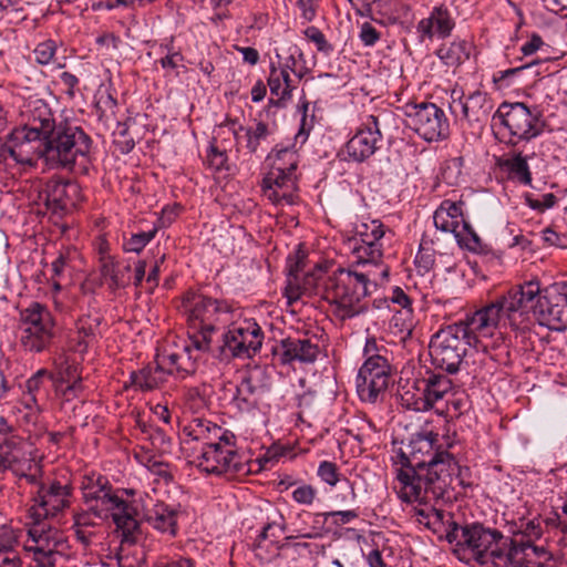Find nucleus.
I'll return each mask as SVG.
<instances>
[{"instance_id":"26","label":"nucleus","mask_w":567,"mask_h":567,"mask_svg":"<svg viewBox=\"0 0 567 567\" xmlns=\"http://www.w3.org/2000/svg\"><path fill=\"white\" fill-rule=\"evenodd\" d=\"M270 172L262 179L261 188L265 197L275 205H292L296 200L297 178L296 174H281L272 176L275 181H270Z\"/></svg>"},{"instance_id":"39","label":"nucleus","mask_w":567,"mask_h":567,"mask_svg":"<svg viewBox=\"0 0 567 567\" xmlns=\"http://www.w3.org/2000/svg\"><path fill=\"white\" fill-rule=\"evenodd\" d=\"M132 270L130 265L120 268L111 256L101 257V275L107 280L110 288L117 289L128 282L127 274Z\"/></svg>"},{"instance_id":"31","label":"nucleus","mask_w":567,"mask_h":567,"mask_svg":"<svg viewBox=\"0 0 567 567\" xmlns=\"http://www.w3.org/2000/svg\"><path fill=\"white\" fill-rule=\"evenodd\" d=\"M317 355L318 348L309 340L286 338L280 342V361L282 364H290L295 361L313 363Z\"/></svg>"},{"instance_id":"25","label":"nucleus","mask_w":567,"mask_h":567,"mask_svg":"<svg viewBox=\"0 0 567 567\" xmlns=\"http://www.w3.org/2000/svg\"><path fill=\"white\" fill-rule=\"evenodd\" d=\"M102 319L96 310L82 315L75 322L74 333L70 337V349L81 354L85 353L97 340Z\"/></svg>"},{"instance_id":"38","label":"nucleus","mask_w":567,"mask_h":567,"mask_svg":"<svg viewBox=\"0 0 567 567\" xmlns=\"http://www.w3.org/2000/svg\"><path fill=\"white\" fill-rule=\"evenodd\" d=\"M472 43L466 40H454L449 44H442L437 51V58L450 68H457L470 59Z\"/></svg>"},{"instance_id":"62","label":"nucleus","mask_w":567,"mask_h":567,"mask_svg":"<svg viewBox=\"0 0 567 567\" xmlns=\"http://www.w3.org/2000/svg\"><path fill=\"white\" fill-rule=\"evenodd\" d=\"M308 107L309 104L307 102H303L301 104V120H300V130L298 132L297 137L305 136L303 140L307 138L309 132L315 127V120L316 116L312 113L310 116L308 115Z\"/></svg>"},{"instance_id":"50","label":"nucleus","mask_w":567,"mask_h":567,"mask_svg":"<svg viewBox=\"0 0 567 567\" xmlns=\"http://www.w3.org/2000/svg\"><path fill=\"white\" fill-rule=\"evenodd\" d=\"M464 159L463 157H453L444 162L441 168L442 179L447 185H457L462 175Z\"/></svg>"},{"instance_id":"35","label":"nucleus","mask_w":567,"mask_h":567,"mask_svg":"<svg viewBox=\"0 0 567 567\" xmlns=\"http://www.w3.org/2000/svg\"><path fill=\"white\" fill-rule=\"evenodd\" d=\"M434 225L444 233H452L455 237H462L460 230L463 214L461 203L443 200L433 216Z\"/></svg>"},{"instance_id":"10","label":"nucleus","mask_w":567,"mask_h":567,"mask_svg":"<svg viewBox=\"0 0 567 567\" xmlns=\"http://www.w3.org/2000/svg\"><path fill=\"white\" fill-rule=\"evenodd\" d=\"M236 437L229 432L220 440L202 447V451L189 462L200 471L215 475H245L250 468L236 450Z\"/></svg>"},{"instance_id":"43","label":"nucleus","mask_w":567,"mask_h":567,"mask_svg":"<svg viewBox=\"0 0 567 567\" xmlns=\"http://www.w3.org/2000/svg\"><path fill=\"white\" fill-rule=\"evenodd\" d=\"M542 526L537 518L530 520H522L519 525V532L515 534L514 538H509L511 543H515V546L534 545V540L542 536ZM514 546V544L512 545Z\"/></svg>"},{"instance_id":"37","label":"nucleus","mask_w":567,"mask_h":567,"mask_svg":"<svg viewBox=\"0 0 567 567\" xmlns=\"http://www.w3.org/2000/svg\"><path fill=\"white\" fill-rule=\"evenodd\" d=\"M239 131L244 133L240 135L234 127L231 126H221L219 127L218 135L220 134H231L235 136L237 143H240L241 138L245 140V146L249 151V153H256L261 142L265 141L269 135L268 125L264 122H257L252 126H239Z\"/></svg>"},{"instance_id":"46","label":"nucleus","mask_w":567,"mask_h":567,"mask_svg":"<svg viewBox=\"0 0 567 567\" xmlns=\"http://www.w3.org/2000/svg\"><path fill=\"white\" fill-rule=\"evenodd\" d=\"M207 165L214 169L215 172H219L223 169H227L228 155L226 146L219 144L217 138L210 143L207 155H206Z\"/></svg>"},{"instance_id":"32","label":"nucleus","mask_w":567,"mask_h":567,"mask_svg":"<svg viewBox=\"0 0 567 567\" xmlns=\"http://www.w3.org/2000/svg\"><path fill=\"white\" fill-rule=\"evenodd\" d=\"M282 538H285V528L281 523L267 524L254 544L256 556L264 561H269L278 555V544Z\"/></svg>"},{"instance_id":"11","label":"nucleus","mask_w":567,"mask_h":567,"mask_svg":"<svg viewBox=\"0 0 567 567\" xmlns=\"http://www.w3.org/2000/svg\"><path fill=\"white\" fill-rule=\"evenodd\" d=\"M183 309L187 316L192 333L212 340L218 324L229 321L231 308L224 301L188 291L183 298Z\"/></svg>"},{"instance_id":"60","label":"nucleus","mask_w":567,"mask_h":567,"mask_svg":"<svg viewBox=\"0 0 567 567\" xmlns=\"http://www.w3.org/2000/svg\"><path fill=\"white\" fill-rule=\"evenodd\" d=\"M60 390L66 400L76 396L82 391L81 379L74 375V380L71 378L61 377Z\"/></svg>"},{"instance_id":"57","label":"nucleus","mask_w":567,"mask_h":567,"mask_svg":"<svg viewBox=\"0 0 567 567\" xmlns=\"http://www.w3.org/2000/svg\"><path fill=\"white\" fill-rule=\"evenodd\" d=\"M524 197L527 206L538 213H544L557 203V197L553 193L544 194L540 198H535L533 194L527 193Z\"/></svg>"},{"instance_id":"61","label":"nucleus","mask_w":567,"mask_h":567,"mask_svg":"<svg viewBox=\"0 0 567 567\" xmlns=\"http://www.w3.org/2000/svg\"><path fill=\"white\" fill-rule=\"evenodd\" d=\"M385 389L372 385L357 384V392L364 402L375 403L380 396H383Z\"/></svg>"},{"instance_id":"47","label":"nucleus","mask_w":567,"mask_h":567,"mask_svg":"<svg viewBox=\"0 0 567 567\" xmlns=\"http://www.w3.org/2000/svg\"><path fill=\"white\" fill-rule=\"evenodd\" d=\"M135 457L153 474L164 478L165 481H169L172 478L168 464L161 461L155 455H151L147 452H141L136 453Z\"/></svg>"},{"instance_id":"13","label":"nucleus","mask_w":567,"mask_h":567,"mask_svg":"<svg viewBox=\"0 0 567 567\" xmlns=\"http://www.w3.org/2000/svg\"><path fill=\"white\" fill-rule=\"evenodd\" d=\"M498 117L508 133L507 144L516 146L529 142L544 131V122L538 111H532L524 103H503L493 116Z\"/></svg>"},{"instance_id":"17","label":"nucleus","mask_w":567,"mask_h":567,"mask_svg":"<svg viewBox=\"0 0 567 567\" xmlns=\"http://www.w3.org/2000/svg\"><path fill=\"white\" fill-rule=\"evenodd\" d=\"M307 254L301 246L287 258V282L284 296L289 305L298 301L305 296H316L318 291L319 276L317 275L318 265L309 271H306Z\"/></svg>"},{"instance_id":"1","label":"nucleus","mask_w":567,"mask_h":567,"mask_svg":"<svg viewBox=\"0 0 567 567\" xmlns=\"http://www.w3.org/2000/svg\"><path fill=\"white\" fill-rule=\"evenodd\" d=\"M533 286L525 291L511 293L501 301H494L466 317L464 321L440 329L430 341V355L437 368L455 373L458 371L468 348L475 347L478 337L493 336L494 330L518 326V309L522 299L534 296Z\"/></svg>"},{"instance_id":"40","label":"nucleus","mask_w":567,"mask_h":567,"mask_svg":"<svg viewBox=\"0 0 567 567\" xmlns=\"http://www.w3.org/2000/svg\"><path fill=\"white\" fill-rule=\"evenodd\" d=\"M271 161L270 165V181H275L272 176L281 174H295L298 165V154L295 150L284 148L276 152L275 155L268 157Z\"/></svg>"},{"instance_id":"63","label":"nucleus","mask_w":567,"mask_h":567,"mask_svg":"<svg viewBox=\"0 0 567 567\" xmlns=\"http://www.w3.org/2000/svg\"><path fill=\"white\" fill-rule=\"evenodd\" d=\"M183 61L184 56L181 52L169 50L167 54L159 60V64L164 70L175 71L182 65Z\"/></svg>"},{"instance_id":"2","label":"nucleus","mask_w":567,"mask_h":567,"mask_svg":"<svg viewBox=\"0 0 567 567\" xmlns=\"http://www.w3.org/2000/svg\"><path fill=\"white\" fill-rule=\"evenodd\" d=\"M439 434L432 431L414 434L396 455L398 495L405 503L426 504L429 497L442 496L451 486L457 461L447 451L435 449Z\"/></svg>"},{"instance_id":"27","label":"nucleus","mask_w":567,"mask_h":567,"mask_svg":"<svg viewBox=\"0 0 567 567\" xmlns=\"http://www.w3.org/2000/svg\"><path fill=\"white\" fill-rule=\"evenodd\" d=\"M455 27L449 9L444 6L434 7L427 18L419 21L416 31L422 41L432 40L435 35L449 38Z\"/></svg>"},{"instance_id":"52","label":"nucleus","mask_w":567,"mask_h":567,"mask_svg":"<svg viewBox=\"0 0 567 567\" xmlns=\"http://www.w3.org/2000/svg\"><path fill=\"white\" fill-rule=\"evenodd\" d=\"M58 50V44L54 40L48 39L39 44L33 50L34 60L40 65H48L53 62Z\"/></svg>"},{"instance_id":"45","label":"nucleus","mask_w":567,"mask_h":567,"mask_svg":"<svg viewBox=\"0 0 567 567\" xmlns=\"http://www.w3.org/2000/svg\"><path fill=\"white\" fill-rule=\"evenodd\" d=\"M347 432L360 444H369L371 443L374 433H377V427L374 429L373 424L363 416H358L349 422Z\"/></svg>"},{"instance_id":"14","label":"nucleus","mask_w":567,"mask_h":567,"mask_svg":"<svg viewBox=\"0 0 567 567\" xmlns=\"http://www.w3.org/2000/svg\"><path fill=\"white\" fill-rule=\"evenodd\" d=\"M210 339L189 333L183 347L165 349L158 353L159 362L166 367L169 375L185 379L196 372L204 354L210 351Z\"/></svg>"},{"instance_id":"64","label":"nucleus","mask_w":567,"mask_h":567,"mask_svg":"<svg viewBox=\"0 0 567 567\" xmlns=\"http://www.w3.org/2000/svg\"><path fill=\"white\" fill-rule=\"evenodd\" d=\"M292 496L297 503L309 505L316 497V489L309 485H302L293 491Z\"/></svg>"},{"instance_id":"55","label":"nucleus","mask_w":567,"mask_h":567,"mask_svg":"<svg viewBox=\"0 0 567 567\" xmlns=\"http://www.w3.org/2000/svg\"><path fill=\"white\" fill-rule=\"evenodd\" d=\"M457 467H458L457 471H455L452 474L451 486L447 488V491L442 496L429 497L427 503H430L431 501H439V499L451 501L453 497L452 492L455 489V484H457L462 487L471 486V483L468 481H466V476L470 474V470L467 467H464V468L461 467L458 463H457Z\"/></svg>"},{"instance_id":"15","label":"nucleus","mask_w":567,"mask_h":567,"mask_svg":"<svg viewBox=\"0 0 567 567\" xmlns=\"http://www.w3.org/2000/svg\"><path fill=\"white\" fill-rule=\"evenodd\" d=\"M33 444L12 434L0 440V465L10 468L17 476L35 484L41 473L33 454Z\"/></svg>"},{"instance_id":"36","label":"nucleus","mask_w":567,"mask_h":567,"mask_svg":"<svg viewBox=\"0 0 567 567\" xmlns=\"http://www.w3.org/2000/svg\"><path fill=\"white\" fill-rule=\"evenodd\" d=\"M147 523L156 530L174 537L177 534V512L164 503H156L145 514Z\"/></svg>"},{"instance_id":"48","label":"nucleus","mask_w":567,"mask_h":567,"mask_svg":"<svg viewBox=\"0 0 567 567\" xmlns=\"http://www.w3.org/2000/svg\"><path fill=\"white\" fill-rule=\"evenodd\" d=\"M321 480L324 481L330 486H334L338 483L340 484V488L343 492H348L350 489V484L347 477L342 476L336 466V464L331 462H321L320 466Z\"/></svg>"},{"instance_id":"51","label":"nucleus","mask_w":567,"mask_h":567,"mask_svg":"<svg viewBox=\"0 0 567 567\" xmlns=\"http://www.w3.org/2000/svg\"><path fill=\"white\" fill-rule=\"evenodd\" d=\"M390 327L395 333L410 334L413 327V309L395 310Z\"/></svg>"},{"instance_id":"24","label":"nucleus","mask_w":567,"mask_h":567,"mask_svg":"<svg viewBox=\"0 0 567 567\" xmlns=\"http://www.w3.org/2000/svg\"><path fill=\"white\" fill-rule=\"evenodd\" d=\"M300 79L301 74L297 73L287 61L285 64H272L268 78V86L270 90V103L278 107H284L292 97L295 81L291 75Z\"/></svg>"},{"instance_id":"8","label":"nucleus","mask_w":567,"mask_h":567,"mask_svg":"<svg viewBox=\"0 0 567 567\" xmlns=\"http://www.w3.org/2000/svg\"><path fill=\"white\" fill-rule=\"evenodd\" d=\"M90 150L91 138L82 128L59 124L52 134L41 141L37 158L44 156L58 166L72 167L78 161L85 162Z\"/></svg>"},{"instance_id":"41","label":"nucleus","mask_w":567,"mask_h":567,"mask_svg":"<svg viewBox=\"0 0 567 567\" xmlns=\"http://www.w3.org/2000/svg\"><path fill=\"white\" fill-rule=\"evenodd\" d=\"M503 166L507 169L508 174L520 184H532V173L527 163V157L522 153H516L512 157L503 162Z\"/></svg>"},{"instance_id":"16","label":"nucleus","mask_w":567,"mask_h":567,"mask_svg":"<svg viewBox=\"0 0 567 567\" xmlns=\"http://www.w3.org/2000/svg\"><path fill=\"white\" fill-rule=\"evenodd\" d=\"M406 124L426 142H437L449 136L450 125L442 109L422 102L406 106Z\"/></svg>"},{"instance_id":"4","label":"nucleus","mask_w":567,"mask_h":567,"mask_svg":"<svg viewBox=\"0 0 567 567\" xmlns=\"http://www.w3.org/2000/svg\"><path fill=\"white\" fill-rule=\"evenodd\" d=\"M71 489L58 481L41 484L27 514L28 539L24 544L32 567H56L65 556L68 543L62 533L47 522L70 504Z\"/></svg>"},{"instance_id":"29","label":"nucleus","mask_w":567,"mask_h":567,"mask_svg":"<svg viewBox=\"0 0 567 567\" xmlns=\"http://www.w3.org/2000/svg\"><path fill=\"white\" fill-rule=\"evenodd\" d=\"M391 379V365L385 357L365 359L357 375V384L388 389Z\"/></svg>"},{"instance_id":"53","label":"nucleus","mask_w":567,"mask_h":567,"mask_svg":"<svg viewBox=\"0 0 567 567\" xmlns=\"http://www.w3.org/2000/svg\"><path fill=\"white\" fill-rule=\"evenodd\" d=\"M431 243L422 239L419 251L415 256V265L424 272L430 271L435 264V250L430 245Z\"/></svg>"},{"instance_id":"20","label":"nucleus","mask_w":567,"mask_h":567,"mask_svg":"<svg viewBox=\"0 0 567 567\" xmlns=\"http://www.w3.org/2000/svg\"><path fill=\"white\" fill-rule=\"evenodd\" d=\"M494 104L487 93L475 91L465 100H453L450 110L455 118L470 127L482 128L488 121Z\"/></svg>"},{"instance_id":"49","label":"nucleus","mask_w":567,"mask_h":567,"mask_svg":"<svg viewBox=\"0 0 567 567\" xmlns=\"http://www.w3.org/2000/svg\"><path fill=\"white\" fill-rule=\"evenodd\" d=\"M183 403L185 410L196 414L207 408V400L198 388H187L184 390Z\"/></svg>"},{"instance_id":"54","label":"nucleus","mask_w":567,"mask_h":567,"mask_svg":"<svg viewBox=\"0 0 567 567\" xmlns=\"http://www.w3.org/2000/svg\"><path fill=\"white\" fill-rule=\"evenodd\" d=\"M460 230L462 233V237L455 238L461 245H464L471 251H477L482 248L481 238L466 220L463 219V221H461Z\"/></svg>"},{"instance_id":"5","label":"nucleus","mask_w":567,"mask_h":567,"mask_svg":"<svg viewBox=\"0 0 567 567\" xmlns=\"http://www.w3.org/2000/svg\"><path fill=\"white\" fill-rule=\"evenodd\" d=\"M336 248L323 247L321 244V281L323 293L321 299L329 303L328 312L340 320L352 318L364 310L361 300L372 292L377 281L371 271L359 272L344 269L337 264Z\"/></svg>"},{"instance_id":"59","label":"nucleus","mask_w":567,"mask_h":567,"mask_svg":"<svg viewBox=\"0 0 567 567\" xmlns=\"http://www.w3.org/2000/svg\"><path fill=\"white\" fill-rule=\"evenodd\" d=\"M154 567H195V563L183 556H161L156 559Z\"/></svg>"},{"instance_id":"6","label":"nucleus","mask_w":567,"mask_h":567,"mask_svg":"<svg viewBox=\"0 0 567 567\" xmlns=\"http://www.w3.org/2000/svg\"><path fill=\"white\" fill-rule=\"evenodd\" d=\"M455 544L471 550L481 565L491 567H545L548 556L544 547L511 546L514 543L508 537L481 524L463 526Z\"/></svg>"},{"instance_id":"22","label":"nucleus","mask_w":567,"mask_h":567,"mask_svg":"<svg viewBox=\"0 0 567 567\" xmlns=\"http://www.w3.org/2000/svg\"><path fill=\"white\" fill-rule=\"evenodd\" d=\"M48 210L62 214L75 207L81 198V189L76 183L50 179L40 195Z\"/></svg>"},{"instance_id":"7","label":"nucleus","mask_w":567,"mask_h":567,"mask_svg":"<svg viewBox=\"0 0 567 567\" xmlns=\"http://www.w3.org/2000/svg\"><path fill=\"white\" fill-rule=\"evenodd\" d=\"M23 124L16 128L1 148L0 157H11L16 163L31 165L44 141L58 126L49 104L37 95L23 96L20 106Z\"/></svg>"},{"instance_id":"34","label":"nucleus","mask_w":567,"mask_h":567,"mask_svg":"<svg viewBox=\"0 0 567 567\" xmlns=\"http://www.w3.org/2000/svg\"><path fill=\"white\" fill-rule=\"evenodd\" d=\"M264 393L265 388L248 375L236 386L231 403L241 412H250L258 406Z\"/></svg>"},{"instance_id":"9","label":"nucleus","mask_w":567,"mask_h":567,"mask_svg":"<svg viewBox=\"0 0 567 567\" xmlns=\"http://www.w3.org/2000/svg\"><path fill=\"white\" fill-rule=\"evenodd\" d=\"M533 286L534 296L529 299H522V307L518 309L517 313L519 315L518 326L509 327L512 330H517L522 327L525 321V315L528 309L533 311V315L537 322L540 326L547 327L550 330L563 331L567 328V310L564 308V305L558 301L556 295L551 297L540 296V284L538 280H529L525 281L522 285L516 286L508 290V292L495 301H501L507 298L511 293L516 292L519 296L520 291H525V287Z\"/></svg>"},{"instance_id":"30","label":"nucleus","mask_w":567,"mask_h":567,"mask_svg":"<svg viewBox=\"0 0 567 567\" xmlns=\"http://www.w3.org/2000/svg\"><path fill=\"white\" fill-rule=\"evenodd\" d=\"M168 375L166 367H162L159 354H157L155 365L148 364L140 370L132 371L130 373V384L125 386L143 392L152 391L165 383Z\"/></svg>"},{"instance_id":"23","label":"nucleus","mask_w":567,"mask_h":567,"mask_svg":"<svg viewBox=\"0 0 567 567\" xmlns=\"http://www.w3.org/2000/svg\"><path fill=\"white\" fill-rule=\"evenodd\" d=\"M421 383L423 385V398L411 403L408 398L410 395L409 391L402 395V399L406 401L408 406L416 411H426L432 409L437 401L443 400L453 390L451 379L442 373L427 371L422 378Z\"/></svg>"},{"instance_id":"18","label":"nucleus","mask_w":567,"mask_h":567,"mask_svg":"<svg viewBox=\"0 0 567 567\" xmlns=\"http://www.w3.org/2000/svg\"><path fill=\"white\" fill-rule=\"evenodd\" d=\"M383 236L384 226L379 219L361 221L355 226V236L343 245L355 257L357 264L379 266L383 256L380 241Z\"/></svg>"},{"instance_id":"12","label":"nucleus","mask_w":567,"mask_h":567,"mask_svg":"<svg viewBox=\"0 0 567 567\" xmlns=\"http://www.w3.org/2000/svg\"><path fill=\"white\" fill-rule=\"evenodd\" d=\"M55 319L50 309L38 301L20 311V344L24 351H47L55 338Z\"/></svg>"},{"instance_id":"44","label":"nucleus","mask_w":567,"mask_h":567,"mask_svg":"<svg viewBox=\"0 0 567 567\" xmlns=\"http://www.w3.org/2000/svg\"><path fill=\"white\" fill-rule=\"evenodd\" d=\"M14 539L10 533L0 535V567H22L19 554L13 549Z\"/></svg>"},{"instance_id":"33","label":"nucleus","mask_w":567,"mask_h":567,"mask_svg":"<svg viewBox=\"0 0 567 567\" xmlns=\"http://www.w3.org/2000/svg\"><path fill=\"white\" fill-rule=\"evenodd\" d=\"M425 527L431 529L439 538H445L453 544L458 542L461 526L453 519V514L436 507H430V516Z\"/></svg>"},{"instance_id":"56","label":"nucleus","mask_w":567,"mask_h":567,"mask_svg":"<svg viewBox=\"0 0 567 567\" xmlns=\"http://www.w3.org/2000/svg\"><path fill=\"white\" fill-rule=\"evenodd\" d=\"M156 228H153L148 231H141L137 234H133L125 243L124 250L130 252H140L145 246L154 238L156 234Z\"/></svg>"},{"instance_id":"19","label":"nucleus","mask_w":567,"mask_h":567,"mask_svg":"<svg viewBox=\"0 0 567 567\" xmlns=\"http://www.w3.org/2000/svg\"><path fill=\"white\" fill-rule=\"evenodd\" d=\"M264 332L254 319L234 323L224 334L225 347L237 358H251L261 348Z\"/></svg>"},{"instance_id":"58","label":"nucleus","mask_w":567,"mask_h":567,"mask_svg":"<svg viewBox=\"0 0 567 567\" xmlns=\"http://www.w3.org/2000/svg\"><path fill=\"white\" fill-rule=\"evenodd\" d=\"M143 432L156 449L162 452H166L169 449L171 437L162 429L150 425L148 427L144 426Z\"/></svg>"},{"instance_id":"21","label":"nucleus","mask_w":567,"mask_h":567,"mask_svg":"<svg viewBox=\"0 0 567 567\" xmlns=\"http://www.w3.org/2000/svg\"><path fill=\"white\" fill-rule=\"evenodd\" d=\"M381 140L378 117L367 116L358 132L348 141L346 148L350 159L363 162L375 153Z\"/></svg>"},{"instance_id":"42","label":"nucleus","mask_w":567,"mask_h":567,"mask_svg":"<svg viewBox=\"0 0 567 567\" xmlns=\"http://www.w3.org/2000/svg\"><path fill=\"white\" fill-rule=\"evenodd\" d=\"M18 419L25 424H35L40 414V406L35 394L23 393L14 406Z\"/></svg>"},{"instance_id":"3","label":"nucleus","mask_w":567,"mask_h":567,"mask_svg":"<svg viewBox=\"0 0 567 567\" xmlns=\"http://www.w3.org/2000/svg\"><path fill=\"white\" fill-rule=\"evenodd\" d=\"M81 489L86 509L73 515V529L79 542L89 546L96 536L100 522L112 518L122 540L133 542L138 530L137 512L122 494L133 489H114L109 480L91 472L82 477Z\"/></svg>"},{"instance_id":"28","label":"nucleus","mask_w":567,"mask_h":567,"mask_svg":"<svg viewBox=\"0 0 567 567\" xmlns=\"http://www.w3.org/2000/svg\"><path fill=\"white\" fill-rule=\"evenodd\" d=\"M228 430L223 429L216 423L200 416L192 417L182 429V443L200 442L203 447L220 440Z\"/></svg>"}]
</instances>
